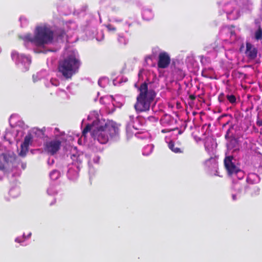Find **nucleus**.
<instances>
[{
    "mask_svg": "<svg viewBox=\"0 0 262 262\" xmlns=\"http://www.w3.org/2000/svg\"><path fill=\"white\" fill-rule=\"evenodd\" d=\"M97 115V114L94 112L88 116V119L92 122L86 124L82 132V136L85 137L87 133L90 132L94 140L101 144L116 139L119 133V129L115 123L112 121L106 122L105 120H100Z\"/></svg>",
    "mask_w": 262,
    "mask_h": 262,
    "instance_id": "nucleus-1",
    "label": "nucleus"
},
{
    "mask_svg": "<svg viewBox=\"0 0 262 262\" xmlns=\"http://www.w3.org/2000/svg\"><path fill=\"white\" fill-rule=\"evenodd\" d=\"M54 33L51 27L47 25H40L36 27L34 34H27L20 36L24 41L25 46L31 44L37 47H43L52 42Z\"/></svg>",
    "mask_w": 262,
    "mask_h": 262,
    "instance_id": "nucleus-2",
    "label": "nucleus"
},
{
    "mask_svg": "<svg viewBox=\"0 0 262 262\" xmlns=\"http://www.w3.org/2000/svg\"><path fill=\"white\" fill-rule=\"evenodd\" d=\"M80 66L78 55L76 51L70 50L67 56L59 63L58 70L66 78H69L75 74Z\"/></svg>",
    "mask_w": 262,
    "mask_h": 262,
    "instance_id": "nucleus-3",
    "label": "nucleus"
},
{
    "mask_svg": "<svg viewBox=\"0 0 262 262\" xmlns=\"http://www.w3.org/2000/svg\"><path fill=\"white\" fill-rule=\"evenodd\" d=\"M139 90L140 93L137 97L135 108L138 112L147 111L155 99L156 93L153 90L148 89L146 83H142Z\"/></svg>",
    "mask_w": 262,
    "mask_h": 262,
    "instance_id": "nucleus-4",
    "label": "nucleus"
},
{
    "mask_svg": "<svg viewBox=\"0 0 262 262\" xmlns=\"http://www.w3.org/2000/svg\"><path fill=\"white\" fill-rule=\"evenodd\" d=\"M16 155L11 151L0 155V170L7 172L15 167Z\"/></svg>",
    "mask_w": 262,
    "mask_h": 262,
    "instance_id": "nucleus-5",
    "label": "nucleus"
},
{
    "mask_svg": "<svg viewBox=\"0 0 262 262\" xmlns=\"http://www.w3.org/2000/svg\"><path fill=\"white\" fill-rule=\"evenodd\" d=\"M25 126L23 121H18L15 126H11L10 128L6 129L4 139L9 141L10 143L14 141H18L20 140L24 135V132L22 129H19L18 127L24 129Z\"/></svg>",
    "mask_w": 262,
    "mask_h": 262,
    "instance_id": "nucleus-6",
    "label": "nucleus"
},
{
    "mask_svg": "<svg viewBox=\"0 0 262 262\" xmlns=\"http://www.w3.org/2000/svg\"><path fill=\"white\" fill-rule=\"evenodd\" d=\"M224 164L228 174L234 179L243 178L244 172L238 166L235 159L233 156L226 157L224 160Z\"/></svg>",
    "mask_w": 262,
    "mask_h": 262,
    "instance_id": "nucleus-7",
    "label": "nucleus"
},
{
    "mask_svg": "<svg viewBox=\"0 0 262 262\" xmlns=\"http://www.w3.org/2000/svg\"><path fill=\"white\" fill-rule=\"evenodd\" d=\"M11 57L20 71L26 72L28 70L31 62L30 57L14 51L11 53Z\"/></svg>",
    "mask_w": 262,
    "mask_h": 262,
    "instance_id": "nucleus-8",
    "label": "nucleus"
},
{
    "mask_svg": "<svg viewBox=\"0 0 262 262\" xmlns=\"http://www.w3.org/2000/svg\"><path fill=\"white\" fill-rule=\"evenodd\" d=\"M223 7L229 19L235 20L241 15L240 9L234 0H225Z\"/></svg>",
    "mask_w": 262,
    "mask_h": 262,
    "instance_id": "nucleus-9",
    "label": "nucleus"
},
{
    "mask_svg": "<svg viewBox=\"0 0 262 262\" xmlns=\"http://www.w3.org/2000/svg\"><path fill=\"white\" fill-rule=\"evenodd\" d=\"M73 163L68 166L67 173L68 177L72 180H75L78 177V172L80 170L82 161L81 156L73 154L71 156Z\"/></svg>",
    "mask_w": 262,
    "mask_h": 262,
    "instance_id": "nucleus-10",
    "label": "nucleus"
},
{
    "mask_svg": "<svg viewBox=\"0 0 262 262\" xmlns=\"http://www.w3.org/2000/svg\"><path fill=\"white\" fill-rule=\"evenodd\" d=\"M220 38L225 43H232L237 40L234 27L226 26L222 28L220 34Z\"/></svg>",
    "mask_w": 262,
    "mask_h": 262,
    "instance_id": "nucleus-11",
    "label": "nucleus"
},
{
    "mask_svg": "<svg viewBox=\"0 0 262 262\" xmlns=\"http://www.w3.org/2000/svg\"><path fill=\"white\" fill-rule=\"evenodd\" d=\"M170 57L166 52H161L159 54L157 61V67L159 69L167 68L170 63Z\"/></svg>",
    "mask_w": 262,
    "mask_h": 262,
    "instance_id": "nucleus-12",
    "label": "nucleus"
},
{
    "mask_svg": "<svg viewBox=\"0 0 262 262\" xmlns=\"http://www.w3.org/2000/svg\"><path fill=\"white\" fill-rule=\"evenodd\" d=\"M60 145L61 141L57 139L50 140L46 143L45 150L48 153L53 155L58 151Z\"/></svg>",
    "mask_w": 262,
    "mask_h": 262,
    "instance_id": "nucleus-13",
    "label": "nucleus"
},
{
    "mask_svg": "<svg viewBox=\"0 0 262 262\" xmlns=\"http://www.w3.org/2000/svg\"><path fill=\"white\" fill-rule=\"evenodd\" d=\"M136 121H137V118L136 117L133 115L129 116L126 125V133L128 136H131V135L134 134V130L137 129L135 125V123Z\"/></svg>",
    "mask_w": 262,
    "mask_h": 262,
    "instance_id": "nucleus-14",
    "label": "nucleus"
},
{
    "mask_svg": "<svg viewBox=\"0 0 262 262\" xmlns=\"http://www.w3.org/2000/svg\"><path fill=\"white\" fill-rule=\"evenodd\" d=\"M205 146L208 153L213 155L217 147V144L214 139L208 138L205 142Z\"/></svg>",
    "mask_w": 262,
    "mask_h": 262,
    "instance_id": "nucleus-15",
    "label": "nucleus"
},
{
    "mask_svg": "<svg viewBox=\"0 0 262 262\" xmlns=\"http://www.w3.org/2000/svg\"><path fill=\"white\" fill-rule=\"evenodd\" d=\"M257 49L253 45L249 42L246 43V50L245 54L246 56L251 59H253L256 57L257 56Z\"/></svg>",
    "mask_w": 262,
    "mask_h": 262,
    "instance_id": "nucleus-16",
    "label": "nucleus"
},
{
    "mask_svg": "<svg viewBox=\"0 0 262 262\" xmlns=\"http://www.w3.org/2000/svg\"><path fill=\"white\" fill-rule=\"evenodd\" d=\"M246 187H247V186H245L243 182L240 180L234 181L232 186V189L238 194L246 193L245 192Z\"/></svg>",
    "mask_w": 262,
    "mask_h": 262,
    "instance_id": "nucleus-17",
    "label": "nucleus"
},
{
    "mask_svg": "<svg viewBox=\"0 0 262 262\" xmlns=\"http://www.w3.org/2000/svg\"><path fill=\"white\" fill-rule=\"evenodd\" d=\"M205 165L207 167H208V169L210 170H214L216 172V173H214V175H218L216 173L217 163L215 158L212 157L210 158L205 161Z\"/></svg>",
    "mask_w": 262,
    "mask_h": 262,
    "instance_id": "nucleus-18",
    "label": "nucleus"
},
{
    "mask_svg": "<svg viewBox=\"0 0 262 262\" xmlns=\"http://www.w3.org/2000/svg\"><path fill=\"white\" fill-rule=\"evenodd\" d=\"M260 181L259 177L255 173H249L247 178L248 186H251L253 184H257Z\"/></svg>",
    "mask_w": 262,
    "mask_h": 262,
    "instance_id": "nucleus-19",
    "label": "nucleus"
},
{
    "mask_svg": "<svg viewBox=\"0 0 262 262\" xmlns=\"http://www.w3.org/2000/svg\"><path fill=\"white\" fill-rule=\"evenodd\" d=\"M259 190L260 189L257 186L254 185L247 186V187L245 188V192L252 196L258 195Z\"/></svg>",
    "mask_w": 262,
    "mask_h": 262,
    "instance_id": "nucleus-20",
    "label": "nucleus"
},
{
    "mask_svg": "<svg viewBox=\"0 0 262 262\" xmlns=\"http://www.w3.org/2000/svg\"><path fill=\"white\" fill-rule=\"evenodd\" d=\"M255 24L257 28L254 33V38L257 40L262 39V28L260 26V23L255 21Z\"/></svg>",
    "mask_w": 262,
    "mask_h": 262,
    "instance_id": "nucleus-21",
    "label": "nucleus"
},
{
    "mask_svg": "<svg viewBox=\"0 0 262 262\" xmlns=\"http://www.w3.org/2000/svg\"><path fill=\"white\" fill-rule=\"evenodd\" d=\"M29 133L34 139L35 138L41 137L43 135V132L42 129L38 128H33L29 131Z\"/></svg>",
    "mask_w": 262,
    "mask_h": 262,
    "instance_id": "nucleus-22",
    "label": "nucleus"
},
{
    "mask_svg": "<svg viewBox=\"0 0 262 262\" xmlns=\"http://www.w3.org/2000/svg\"><path fill=\"white\" fill-rule=\"evenodd\" d=\"M142 17L143 19L147 20L151 19L154 17L151 10L148 8L144 9L142 11Z\"/></svg>",
    "mask_w": 262,
    "mask_h": 262,
    "instance_id": "nucleus-23",
    "label": "nucleus"
},
{
    "mask_svg": "<svg viewBox=\"0 0 262 262\" xmlns=\"http://www.w3.org/2000/svg\"><path fill=\"white\" fill-rule=\"evenodd\" d=\"M154 147L152 144H148L144 146L142 151L143 155L146 156H149L152 152Z\"/></svg>",
    "mask_w": 262,
    "mask_h": 262,
    "instance_id": "nucleus-24",
    "label": "nucleus"
},
{
    "mask_svg": "<svg viewBox=\"0 0 262 262\" xmlns=\"http://www.w3.org/2000/svg\"><path fill=\"white\" fill-rule=\"evenodd\" d=\"M29 146L23 143L21 144L20 148L18 149V154L21 157H25L28 151Z\"/></svg>",
    "mask_w": 262,
    "mask_h": 262,
    "instance_id": "nucleus-25",
    "label": "nucleus"
},
{
    "mask_svg": "<svg viewBox=\"0 0 262 262\" xmlns=\"http://www.w3.org/2000/svg\"><path fill=\"white\" fill-rule=\"evenodd\" d=\"M19 194L20 190L18 187H12L9 191V194L13 198L17 197L19 196Z\"/></svg>",
    "mask_w": 262,
    "mask_h": 262,
    "instance_id": "nucleus-26",
    "label": "nucleus"
},
{
    "mask_svg": "<svg viewBox=\"0 0 262 262\" xmlns=\"http://www.w3.org/2000/svg\"><path fill=\"white\" fill-rule=\"evenodd\" d=\"M46 75V71H41L40 72L33 75V80L34 82L43 78Z\"/></svg>",
    "mask_w": 262,
    "mask_h": 262,
    "instance_id": "nucleus-27",
    "label": "nucleus"
},
{
    "mask_svg": "<svg viewBox=\"0 0 262 262\" xmlns=\"http://www.w3.org/2000/svg\"><path fill=\"white\" fill-rule=\"evenodd\" d=\"M33 140V137L29 132L28 135L25 137L24 141L23 143L26 145L29 146L32 144Z\"/></svg>",
    "mask_w": 262,
    "mask_h": 262,
    "instance_id": "nucleus-28",
    "label": "nucleus"
},
{
    "mask_svg": "<svg viewBox=\"0 0 262 262\" xmlns=\"http://www.w3.org/2000/svg\"><path fill=\"white\" fill-rule=\"evenodd\" d=\"M237 143L235 139H232L230 143L228 144L227 147L229 150L231 149L232 148H235L233 149V151H235L237 149H238L237 147Z\"/></svg>",
    "mask_w": 262,
    "mask_h": 262,
    "instance_id": "nucleus-29",
    "label": "nucleus"
},
{
    "mask_svg": "<svg viewBox=\"0 0 262 262\" xmlns=\"http://www.w3.org/2000/svg\"><path fill=\"white\" fill-rule=\"evenodd\" d=\"M60 176V172L57 170H53L50 173V177L53 180H57Z\"/></svg>",
    "mask_w": 262,
    "mask_h": 262,
    "instance_id": "nucleus-30",
    "label": "nucleus"
},
{
    "mask_svg": "<svg viewBox=\"0 0 262 262\" xmlns=\"http://www.w3.org/2000/svg\"><path fill=\"white\" fill-rule=\"evenodd\" d=\"M31 232H30L27 236H26L25 234H24L22 237H18L15 238V241L18 243H21L25 241V239L29 238L31 237Z\"/></svg>",
    "mask_w": 262,
    "mask_h": 262,
    "instance_id": "nucleus-31",
    "label": "nucleus"
},
{
    "mask_svg": "<svg viewBox=\"0 0 262 262\" xmlns=\"http://www.w3.org/2000/svg\"><path fill=\"white\" fill-rule=\"evenodd\" d=\"M169 148L174 152L178 153L181 152V149L178 147H175L174 143L172 141H170L168 143Z\"/></svg>",
    "mask_w": 262,
    "mask_h": 262,
    "instance_id": "nucleus-32",
    "label": "nucleus"
},
{
    "mask_svg": "<svg viewBox=\"0 0 262 262\" xmlns=\"http://www.w3.org/2000/svg\"><path fill=\"white\" fill-rule=\"evenodd\" d=\"M118 40L120 43L123 45H126L128 42V39L122 35H119Z\"/></svg>",
    "mask_w": 262,
    "mask_h": 262,
    "instance_id": "nucleus-33",
    "label": "nucleus"
},
{
    "mask_svg": "<svg viewBox=\"0 0 262 262\" xmlns=\"http://www.w3.org/2000/svg\"><path fill=\"white\" fill-rule=\"evenodd\" d=\"M47 193H48L49 195H54L57 194V190H56L55 187H54L53 186H51L49 187L48 188V189H47Z\"/></svg>",
    "mask_w": 262,
    "mask_h": 262,
    "instance_id": "nucleus-34",
    "label": "nucleus"
},
{
    "mask_svg": "<svg viewBox=\"0 0 262 262\" xmlns=\"http://www.w3.org/2000/svg\"><path fill=\"white\" fill-rule=\"evenodd\" d=\"M106 100L108 101L113 102V96H106L105 97H104L101 99L100 101L102 103H106Z\"/></svg>",
    "mask_w": 262,
    "mask_h": 262,
    "instance_id": "nucleus-35",
    "label": "nucleus"
},
{
    "mask_svg": "<svg viewBox=\"0 0 262 262\" xmlns=\"http://www.w3.org/2000/svg\"><path fill=\"white\" fill-rule=\"evenodd\" d=\"M227 98L228 100L231 103H234L236 102V98L233 95H228L227 96Z\"/></svg>",
    "mask_w": 262,
    "mask_h": 262,
    "instance_id": "nucleus-36",
    "label": "nucleus"
},
{
    "mask_svg": "<svg viewBox=\"0 0 262 262\" xmlns=\"http://www.w3.org/2000/svg\"><path fill=\"white\" fill-rule=\"evenodd\" d=\"M106 27L107 30L110 32H115L116 31V28L111 24L106 25Z\"/></svg>",
    "mask_w": 262,
    "mask_h": 262,
    "instance_id": "nucleus-37",
    "label": "nucleus"
},
{
    "mask_svg": "<svg viewBox=\"0 0 262 262\" xmlns=\"http://www.w3.org/2000/svg\"><path fill=\"white\" fill-rule=\"evenodd\" d=\"M19 20L20 21L21 26L26 25L28 21V19L25 16H21L19 18Z\"/></svg>",
    "mask_w": 262,
    "mask_h": 262,
    "instance_id": "nucleus-38",
    "label": "nucleus"
},
{
    "mask_svg": "<svg viewBox=\"0 0 262 262\" xmlns=\"http://www.w3.org/2000/svg\"><path fill=\"white\" fill-rule=\"evenodd\" d=\"M108 81L107 79L102 78L98 80V84L101 87H104L105 85L103 84L104 82H107Z\"/></svg>",
    "mask_w": 262,
    "mask_h": 262,
    "instance_id": "nucleus-39",
    "label": "nucleus"
},
{
    "mask_svg": "<svg viewBox=\"0 0 262 262\" xmlns=\"http://www.w3.org/2000/svg\"><path fill=\"white\" fill-rule=\"evenodd\" d=\"M50 83L53 86H57L59 84L58 80L56 78H52L50 80Z\"/></svg>",
    "mask_w": 262,
    "mask_h": 262,
    "instance_id": "nucleus-40",
    "label": "nucleus"
},
{
    "mask_svg": "<svg viewBox=\"0 0 262 262\" xmlns=\"http://www.w3.org/2000/svg\"><path fill=\"white\" fill-rule=\"evenodd\" d=\"M244 6H248L251 4V0H239Z\"/></svg>",
    "mask_w": 262,
    "mask_h": 262,
    "instance_id": "nucleus-41",
    "label": "nucleus"
},
{
    "mask_svg": "<svg viewBox=\"0 0 262 262\" xmlns=\"http://www.w3.org/2000/svg\"><path fill=\"white\" fill-rule=\"evenodd\" d=\"M100 157L99 156H95L93 158V161L94 163L98 164L99 163Z\"/></svg>",
    "mask_w": 262,
    "mask_h": 262,
    "instance_id": "nucleus-42",
    "label": "nucleus"
},
{
    "mask_svg": "<svg viewBox=\"0 0 262 262\" xmlns=\"http://www.w3.org/2000/svg\"><path fill=\"white\" fill-rule=\"evenodd\" d=\"M123 19L122 18H116V17H112V20L114 22H116V23H120L122 21Z\"/></svg>",
    "mask_w": 262,
    "mask_h": 262,
    "instance_id": "nucleus-43",
    "label": "nucleus"
},
{
    "mask_svg": "<svg viewBox=\"0 0 262 262\" xmlns=\"http://www.w3.org/2000/svg\"><path fill=\"white\" fill-rule=\"evenodd\" d=\"M152 60V57H151V56H150V55H149V56H146V57L145 58V62H146L147 64H148V63H149V61L150 60Z\"/></svg>",
    "mask_w": 262,
    "mask_h": 262,
    "instance_id": "nucleus-44",
    "label": "nucleus"
},
{
    "mask_svg": "<svg viewBox=\"0 0 262 262\" xmlns=\"http://www.w3.org/2000/svg\"><path fill=\"white\" fill-rule=\"evenodd\" d=\"M231 129H229L227 133H226V134L225 135V138H230L232 137V135H230V131H231Z\"/></svg>",
    "mask_w": 262,
    "mask_h": 262,
    "instance_id": "nucleus-45",
    "label": "nucleus"
},
{
    "mask_svg": "<svg viewBox=\"0 0 262 262\" xmlns=\"http://www.w3.org/2000/svg\"><path fill=\"white\" fill-rule=\"evenodd\" d=\"M54 161L53 158H49L48 161V164L49 165H52L54 163Z\"/></svg>",
    "mask_w": 262,
    "mask_h": 262,
    "instance_id": "nucleus-46",
    "label": "nucleus"
},
{
    "mask_svg": "<svg viewBox=\"0 0 262 262\" xmlns=\"http://www.w3.org/2000/svg\"><path fill=\"white\" fill-rule=\"evenodd\" d=\"M256 124L259 126H262V119H258L256 122Z\"/></svg>",
    "mask_w": 262,
    "mask_h": 262,
    "instance_id": "nucleus-47",
    "label": "nucleus"
},
{
    "mask_svg": "<svg viewBox=\"0 0 262 262\" xmlns=\"http://www.w3.org/2000/svg\"><path fill=\"white\" fill-rule=\"evenodd\" d=\"M213 48L215 51H217L219 50L220 47L213 46Z\"/></svg>",
    "mask_w": 262,
    "mask_h": 262,
    "instance_id": "nucleus-48",
    "label": "nucleus"
},
{
    "mask_svg": "<svg viewBox=\"0 0 262 262\" xmlns=\"http://www.w3.org/2000/svg\"><path fill=\"white\" fill-rule=\"evenodd\" d=\"M232 199L233 200H235L236 199V194H233L232 195Z\"/></svg>",
    "mask_w": 262,
    "mask_h": 262,
    "instance_id": "nucleus-49",
    "label": "nucleus"
},
{
    "mask_svg": "<svg viewBox=\"0 0 262 262\" xmlns=\"http://www.w3.org/2000/svg\"><path fill=\"white\" fill-rule=\"evenodd\" d=\"M223 94H221V95L219 96V100H220V101H222V99H222V97H223Z\"/></svg>",
    "mask_w": 262,
    "mask_h": 262,
    "instance_id": "nucleus-50",
    "label": "nucleus"
},
{
    "mask_svg": "<svg viewBox=\"0 0 262 262\" xmlns=\"http://www.w3.org/2000/svg\"><path fill=\"white\" fill-rule=\"evenodd\" d=\"M98 150H99V151H102V148L101 147H100L99 148Z\"/></svg>",
    "mask_w": 262,
    "mask_h": 262,
    "instance_id": "nucleus-51",
    "label": "nucleus"
},
{
    "mask_svg": "<svg viewBox=\"0 0 262 262\" xmlns=\"http://www.w3.org/2000/svg\"><path fill=\"white\" fill-rule=\"evenodd\" d=\"M64 34V31H62V34H61V36H62V35H63V34Z\"/></svg>",
    "mask_w": 262,
    "mask_h": 262,
    "instance_id": "nucleus-52",
    "label": "nucleus"
},
{
    "mask_svg": "<svg viewBox=\"0 0 262 262\" xmlns=\"http://www.w3.org/2000/svg\"><path fill=\"white\" fill-rule=\"evenodd\" d=\"M163 133H164L165 132V130H162V131Z\"/></svg>",
    "mask_w": 262,
    "mask_h": 262,
    "instance_id": "nucleus-53",
    "label": "nucleus"
},
{
    "mask_svg": "<svg viewBox=\"0 0 262 262\" xmlns=\"http://www.w3.org/2000/svg\"><path fill=\"white\" fill-rule=\"evenodd\" d=\"M61 92L62 93H64V92L63 91H61Z\"/></svg>",
    "mask_w": 262,
    "mask_h": 262,
    "instance_id": "nucleus-54",
    "label": "nucleus"
}]
</instances>
